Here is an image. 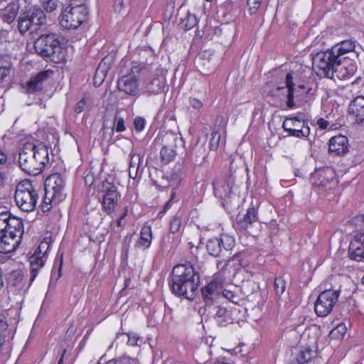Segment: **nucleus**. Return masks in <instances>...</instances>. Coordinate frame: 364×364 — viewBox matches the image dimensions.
Here are the masks:
<instances>
[{
	"mask_svg": "<svg viewBox=\"0 0 364 364\" xmlns=\"http://www.w3.org/2000/svg\"><path fill=\"white\" fill-rule=\"evenodd\" d=\"M118 364H139V361L136 358H133L127 355H123L119 358Z\"/></svg>",
	"mask_w": 364,
	"mask_h": 364,
	"instance_id": "obj_48",
	"label": "nucleus"
},
{
	"mask_svg": "<svg viewBox=\"0 0 364 364\" xmlns=\"http://www.w3.org/2000/svg\"><path fill=\"white\" fill-rule=\"evenodd\" d=\"M258 215L257 210L255 207H250L245 215H237L235 228L240 230H247L250 229L252 225L257 222Z\"/></svg>",
	"mask_w": 364,
	"mask_h": 364,
	"instance_id": "obj_21",
	"label": "nucleus"
},
{
	"mask_svg": "<svg viewBox=\"0 0 364 364\" xmlns=\"http://www.w3.org/2000/svg\"><path fill=\"white\" fill-rule=\"evenodd\" d=\"M106 364H118V360L112 359L107 362Z\"/></svg>",
	"mask_w": 364,
	"mask_h": 364,
	"instance_id": "obj_59",
	"label": "nucleus"
},
{
	"mask_svg": "<svg viewBox=\"0 0 364 364\" xmlns=\"http://www.w3.org/2000/svg\"><path fill=\"white\" fill-rule=\"evenodd\" d=\"M65 353H66V350H65V349H64V350H63V353H62L61 357H60V358L59 359L58 364H63V358H64V355H65Z\"/></svg>",
	"mask_w": 364,
	"mask_h": 364,
	"instance_id": "obj_58",
	"label": "nucleus"
},
{
	"mask_svg": "<svg viewBox=\"0 0 364 364\" xmlns=\"http://www.w3.org/2000/svg\"><path fill=\"white\" fill-rule=\"evenodd\" d=\"M223 295L232 303H237V296L232 291L225 289L223 291Z\"/></svg>",
	"mask_w": 364,
	"mask_h": 364,
	"instance_id": "obj_51",
	"label": "nucleus"
},
{
	"mask_svg": "<svg viewBox=\"0 0 364 364\" xmlns=\"http://www.w3.org/2000/svg\"><path fill=\"white\" fill-rule=\"evenodd\" d=\"M106 75H107V74H105V73H102L101 71H98L97 70H96L95 74L94 76V79H93L95 86H96V87L100 86L104 81Z\"/></svg>",
	"mask_w": 364,
	"mask_h": 364,
	"instance_id": "obj_46",
	"label": "nucleus"
},
{
	"mask_svg": "<svg viewBox=\"0 0 364 364\" xmlns=\"http://www.w3.org/2000/svg\"><path fill=\"white\" fill-rule=\"evenodd\" d=\"M337 59L331 48L319 52L313 58V69L320 77L333 78V68Z\"/></svg>",
	"mask_w": 364,
	"mask_h": 364,
	"instance_id": "obj_7",
	"label": "nucleus"
},
{
	"mask_svg": "<svg viewBox=\"0 0 364 364\" xmlns=\"http://www.w3.org/2000/svg\"><path fill=\"white\" fill-rule=\"evenodd\" d=\"M328 151L336 156H342L348 151V139L346 136L337 135L329 140Z\"/></svg>",
	"mask_w": 364,
	"mask_h": 364,
	"instance_id": "obj_22",
	"label": "nucleus"
},
{
	"mask_svg": "<svg viewBox=\"0 0 364 364\" xmlns=\"http://www.w3.org/2000/svg\"><path fill=\"white\" fill-rule=\"evenodd\" d=\"M164 85L163 78L154 77L149 80L144 86V91L149 94H156L161 91Z\"/></svg>",
	"mask_w": 364,
	"mask_h": 364,
	"instance_id": "obj_30",
	"label": "nucleus"
},
{
	"mask_svg": "<svg viewBox=\"0 0 364 364\" xmlns=\"http://www.w3.org/2000/svg\"><path fill=\"white\" fill-rule=\"evenodd\" d=\"M262 4V0H247V10L252 15L257 12Z\"/></svg>",
	"mask_w": 364,
	"mask_h": 364,
	"instance_id": "obj_42",
	"label": "nucleus"
},
{
	"mask_svg": "<svg viewBox=\"0 0 364 364\" xmlns=\"http://www.w3.org/2000/svg\"><path fill=\"white\" fill-rule=\"evenodd\" d=\"M201 292L206 305L211 306L219 295L217 282H210L202 289Z\"/></svg>",
	"mask_w": 364,
	"mask_h": 364,
	"instance_id": "obj_26",
	"label": "nucleus"
},
{
	"mask_svg": "<svg viewBox=\"0 0 364 364\" xmlns=\"http://www.w3.org/2000/svg\"><path fill=\"white\" fill-rule=\"evenodd\" d=\"M174 240V237L171 236L170 233H166L162 236L160 242V247L163 250H168L172 247V243Z\"/></svg>",
	"mask_w": 364,
	"mask_h": 364,
	"instance_id": "obj_39",
	"label": "nucleus"
},
{
	"mask_svg": "<svg viewBox=\"0 0 364 364\" xmlns=\"http://www.w3.org/2000/svg\"><path fill=\"white\" fill-rule=\"evenodd\" d=\"M355 42L350 40L343 41L331 48V50L338 58H343L344 55L348 53L354 55Z\"/></svg>",
	"mask_w": 364,
	"mask_h": 364,
	"instance_id": "obj_25",
	"label": "nucleus"
},
{
	"mask_svg": "<svg viewBox=\"0 0 364 364\" xmlns=\"http://www.w3.org/2000/svg\"><path fill=\"white\" fill-rule=\"evenodd\" d=\"M350 225L358 233L350 242L348 256L352 260L364 262V214L358 215L352 218Z\"/></svg>",
	"mask_w": 364,
	"mask_h": 364,
	"instance_id": "obj_6",
	"label": "nucleus"
},
{
	"mask_svg": "<svg viewBox=\"0 0 364 364\" xmlns=\"http://www.w3.org/2000/svg\"><path fill=\"white\" fill-rule=\"evenodd\" d=\"M24 233L23 220L9 212L0 213V253L14 252Z\"/></svg>",
	"mask_w": 364,
	"mask_h": 364,
	"instance_id": "obj_2",
	"label": "nucleus"
},
{
	"mask_svg": "<svg viewBox=\"0 0 364 364\" xmlns=\"http://www.w3.org/2000/svg\"><path fill=\"white\" fill-rule=\"evenodd\" d=\"M306 126H309L308 123L298 117L287 118L282 124V127L285 132L289 131V127L293 129L303 128Z\"/></svg>",
	"mask_w": 364,
	"mask_h": 364,
	"instance_id": "obj_31",
	"label": "nucleus"
},
{
	"mask_svg": "<svg viewBox=\"0 0 364 364\" xmlns=\"http://www.w3.org/2000/svg\"><path fill=\"white\" fill-rule=\"evenodd\" d=\"M18 163L21 169L29 175H38L37 168L31 153V142L25 143L18 154Z\"/></svg>",
	"mask_w": 364,
	"mask_h": 364,
	"instance_id": "obj_14",
	"label": "nucleus"
},
{
	"mask_svg": "<svg viewBox=\"0 0 364 364\" xmlns=\"http://www.w3.org/2000/svg\"><path fill=\"white\" fill-rule=\"evenodd\" d=\"M289 135L296 136L298 138H306L310 134V128L309 126H306L303 128L300 129H291L289 127V131H287Z\"/></svg>",
	"mask_w": 364,
	"mask_h": 364,
	"instance_id": "obj_35",
	"label": "nucleus"
},
{
	"mask_svg": "<svg viewBox=\"0 0 364 364\" xmlns=\"http://www.w3.org/2000/svg\"><path fill=\"white\" fill-rule=\"evenodd\" d=\"M215 320L219 326H226L233 322L230 311L224 307H218L215 314Z\"/></svg>",
	"mask_w": 364,
	"mask_h": 364,
	"instance_id": "obj_29",
	"label": "nucleus"
},
{
	"mask_svg": "<svg viewBox=\"0 0 364 364\" xmlns=\"http://www.w3.org/2000/svg\"><path fill=\"white\" fill-rule=\"evenodd\" d=\"M87 100L85 97L82 98L75 107V112L81 113L87 107Z\"/></svg>",
	"mask_w": 364,
	"mask_h": 364,
	"instance_id": "obj_47",
	"label": "nucleus"
},
{
	"mask_svg": "<svg viewBox=\"0 0 364 364\" xmlns=\"http://www.w3.org/2000/svg\"><path fill=\"white\" fill-rule=\"evenodd\" d=\"M317 124L321 129H325L328 127L329 122L324 119L321 118L317 120Z\"/></svg>",
	"mask_w": 364,
	"mask_h": 364,
	"instance_id": "obj_55",
	"label": "nucleus"
},
{
	"mask_svg": "<svg viewBox=\"0 0 364 364\" xmlns=\"http://www.w3.org/2000/svg\"><path fill=\"white\" fill-rule=\"evenodd\" d=\"M183 23L186 30H191L197 25L198 19L195 14L188 13Z\"/></svg>",
	"mask_w": 364,
	"mask_h": 364,
	"instance_id": "obj_37",
	"label": "nucleus"
},
{
	"mask_svg": "<svg viewBox=\"0 0 364 364\" xmlns=\"http://www.w3.org/2000/svg\"><path fill=\"white\" fill-rule=\"evenodd\" d=\"M65 179L59 173L49 176L45 181V191L52 192V196H55L58 200H62L65 197Z\"/></svg>",
	"mask_w": 364,
	"mask_h": 364,
	"instance_id": "obj_16",
	"label": "nucleus"
},
{
	"mask_svg": "<svg viewBox=\"0 0 364 364\" xmlns=\"http://www.w3.org/2000/svg\"><path fill=\"white\" fill-rule=\"evenodd\" d=\"M113 129L117 132H122L126 130L124 118L119 116L117 114H116L114 117Z\"/></svg>",
	"mask_w": 364,
	"mask_h": 364,
	"instance_id": "obj_41",
	"label": "nucleus"
},
{
	"mask_svg": "<svg viewBox=\"0 0 364 364\" xmlns=\"http://www.w3.org/2000/svg\"><path fill=\"white\" fill-rule=\"evenodd\" d=\"M33 47L36 53L54 63H60L64 59L60 40L55 33L40 35L35 41Z\"/></svg>",
	"mask_w": 364,
	"mask_h": 364,
	"instance_id": "obj_3",
	"label": "nucleus"
},
{
	"mask_svg": "<svg viewBox=\"0 0 364 364\" xmlns=\"http://www.w3.org/2000/svg\"><path fill=\"white\" fill-rule=\"evenodd\" d=\"M129 156V176L130 177L134 178L132 175V169L136 168V170L137 171L142 162V159L139 154L134 153L132 151L130 153Z\"/></svg>",
	"mask_w": 364,
	"mask_h": 364,
	"instance_id": "obj_34",
	"label": "nucleus"
},
{
	"mask_svg": "<svg viewBox=\"0 0 364 364\" xmlns=\"http://www.w3.org/2000/svg\"><path fill=\"white\" fill-rule=\"evenodd\" d=\"M50 247V240L45 238L42 240L38 247L35 250L34 252L29 257L30 268H31V283L33 282L38 275V271L44 266L48 252Z\"/></svg>",
	"mask_w": 364,
	"mask_h": 364,
	"instance_id": "obj_9",
	"label": "nucleus"
},
{
	"mask_svg": "<svg viewBox=\"0 0 364 364\" xmlns=\"http://www.w3.org/2000/svg\"><path fill=\"white\" fill-rule=\"evenodd\" d=\"M134 124L135 129L138 132H141L144 128L145 120L142 117H137L135 118Z\"/></svg>",
	"mask_w": 364,
	"mask_h": 364,
	"instance_id": "obj_50",
	"label": "nucleus"
},
{
	"mask_svg": "<svg viewBox=\"0 0 364 364\" xmlns=\"http://www.w3.org/2000/svg\"><path fill=\"white\" fill-rule=\"evenodd\" d=\"M346 333V327L344 324H339L335 328H333L330 335L334 338L338 336L340 334L341 336H343Z\"/></svg>",
	"mask_w": 364,
	"mask_h": 364,
	"instance_id": "obj_44",
	"label": "nucleus"
},
{
	"mask_svg": "<svg viewBox=\"0 0 364 364\" xmlns=\"http://www.w3.org/2000/svg\"><path fill=\"white\" fill-rule=\"evenodd\" d=\"M19 4L17 1H11L2 11L3 20L7 23H12L18 14Z\"/></svg>",
	"mask_w": 364,
	"mask_h": 364,
	"instance_id": "obj_28",
	"label": "nucleus"
},
{
	"mask_svg": "<svg viewBox=\"0 0 364 364\" xmlns=\"http://www.w3.org/2000/svg\"><path fill=\"white\" fill-rule=\"evenodd\" d=\"M3 182V178L2 176L0 175V184Z\"/></svg>",
	"mask_w": 364,
	"mask_h": 364,
	"instance_id": "obj_64",
	"label": "nucleus"
},
{
	"mask_svg": "<svg viewBox=\"0 0 364 364\" xmlns=\"http://www.w3.org/2000/svg\"><path fill=\"white\" fill-rule=\"evenodd\" d=\"M242 253L238 252L235 254L229 260L220 261L217 264L218 268L223 269L227 265L230 264V263H232V265L234 266L235 268L242 267Z\"/></svg>",
	"mask_w": 364,
	"mask_h": 364,
	"instance_id": "obj_32",
	"label": "nucleus"
},
{
	"mask_svg": "<svg viewBox=\"0 0 364 364\" xmlns=\"http://www.w3.org/2000/svg\"><path fill=\"white\" fill-rule=\"evenodd\" d=\"M109 68H110V63H109V59L107 58H104L100 63V64L96 70L107 74L108 70H109Z\"/></svg>",
	"mask_w": 364,
	"mask_h": 364,
	"instance_id": "obj_45",
	"label": "nucleus"
},
{
	"mask_svg": "<svg viewBox=\"0 0 364 364\" xmlns=\"http://www.w3.org/2000/svg\"><path fill=\"white\" fill-rule=\"evenodd\" d=\"M53 74V72L52 70H45L31 77L26 82L25 87L26 92L28 94H35L41 92L43 89L44 85L49 77Z\"/></svg>",
	"mask_w": 364,
	"mask_h": 364,
	"instance_id": "obj_19",
	"label": "nucleus"
},
{
	"mask_svg": "<svg viewBox=\"0 0 364 364\" xmlns=\"http://www.w3.org/2000/svg\"><path fill=\"white\" fill-rule=\"evenodd\" d=\"M200 278L191 264H179L172 270V292L188 300H193L199 287Z\"/></svg>",
	"mask_w": 364,
	"mask_h": 364,
	"instance_id": "obj_1",
	"label": "nucleus"
},
{
	"mask_svg": "<svg viewBox=\"0 0 364 364\" xmlns=\"http://www.w3.org/2000/svg\"><path fill=\"white\" fill-rule=\"evenodd\" d=\"M104 188V195L102 201V209L107 214H110L114 210L119 195L116 186L114 184H105Z\"/></svg>",
	"mask_w": 364,
	"mask_h": 364,
	"instance_id": "obj_17",
	"label": "nucleus"
},
{
	"mask_svg": "<svg viewBox=\"0 0 364 364\" xmlns=\"http://www.w3.org/2000/svg\"><path fill=\"white\" fill-rule=\"evenodd\" d=\"M348 112L355 117L357 122L364 121V97H356L350 104Z\"/></svg>",
	"mask_w": 364,
	"mask_h": 364,
	"instance_id": "obj_24",
	"label": "nucleus"
},
{
	"mask_svg": "<svg viewBox=\"0 0 364 364\" xmlns=\"http://www.w3.org/2000/svg\"><path fill=\"white\" fill-rule=\"evenodd\" d=\"M14 198L22 211L31 212L36 208L39 194L31 181L23 180L17 185Z\"/></svg>",
	"mask_w": 364,
	"mask_h": 364,
	"instance_id": "obj_4",
	"label": "nucleus"
},
{
	"mask_svg": "<svg viewBox=\"0 0 364 364\" xmlns=\"http://www.w3.org/2000/svg\"><path fill=\"white\" fill-rule=\"evenodd\" d=\"M88 10L85 5L69 6L62 12L60 23L66 29H76L85 20Z\"/></svg>",
	"mask_w": 364,
	"mask_h": 364,
	"instance_id": "obj_8",
	"label": "nucleus"
},
{
	"mask_svg": "<svg viewBox=\"0 0 364 364\" xmlns=\"http://www.w3.org/2000/svg\"><path fill=\"white\" fill-rule=\"evenodd\" d=\"M285 83L287 87V105L288 107L292 108L295 106L294 99L301 100L303 95L307 93V90L303 85L294 88L293 77L290 73L286 75Z\"/></svg>",
	"mask_w": 364,
	"mask_h": 364,
	"instance_id": "obj_18",
	"label": "nucleus"
},
{
	"mask_svg": "<svg viewBox=\"0 0 364 364\" xmlns=\"http://www.w3.org/2000/svg\"><path fill=\"white\" fill-rule=\"evenodd\" d=\"M42 7L46 12L55 11L58 6V0H40Z\"/></svg>",
	"mask_w": 364,
	"mask_h": 364,
	"instance_id": "obj_40",
	"label": "nucleus"
},
{
	"mask_svg": "<svg viewBox=\"0 0 364 364\" xmlns=\"http://www.w3.org/2000/svg\"><path fill=\"white\" fill-rule=\"evenodd\" d=\"M6 161V156L0 150V164H5Z\"/></svg>",
	"mask_w": 364,
	"mask_h": 364,
	"instance_id": "obj_57",
	"label": "nucleus"
},
{
	"mask_svg": "<svg viewBox=\"0 0 364 364\" xmlns=\"http://www.w3.org/2000/svg\"><path fill=\"white\" fill-rule=\"evenodd\" d=\"M10 73V69L0 67V82L4 81L5 77H6Z\"/></svg>",
	"mask_w": 364,
	"mask_h": 364,
	"instance_id": "obj_54",
	"label": "nucleus"
},
{
	"mask_svg": "<svg viewBox=\"0 0 364 364\" xmlns=\"http://www.w3.org/2000/svg\"><path fill=\"white\" fill-rule=\"evenodd\" d=\"M213 184L216 197L222 199L238 197V187L235 184L232 176L227 178H218Z\"/></svg>",
	"mask_w": 364,
	"mask_h": 364,
	"instance_id": "obj_13",
	"label": "nucleus"
},
{
	"mask_svg": "<svg viewBox=\"0 0 364 364\" xmlns=\"http://www.w3.org/2000/svg\"><path fill=\"white\" fill-rule=\"evenodd\" d=\"M152 232L149 225L143 226L140 231V237L136 243V247L141 250L149 248L151 244Z\"/></svg>",
	"mask_w": 364,
	"mask_h": 364,
	"instance_id": "obj_27",
	"label": "nucleus"
},
{
	"mask_svg": "<svg viewBox=\"0 0 364 364\" xmlns=\"http://www.w3.org/2000/svg\"><path fill=\"white\" fill-rule=\"evenodd\" d=\"M176 139L177 138L172 134H168L164 137L163 141L165 144L161 150V157L162 161L165 163H168L175 158L176 151L173 149V144Z\"/></svg>",
	"mask_w": 364,
	"mask_h": 364,
	"instance_id": "obj_23",
	"label": "nucleus"
},
{
	"mask_svg": "<svg viewBox=\"0 0 364 364\" xmlns=\"http://www.w3.org/2000/svg\"><path fill=\"white\" fill-rule=\"evenodd\" d=\"M140 340V338L136 335H128L127 344L132 346H138V341Z\"/></svg>",
	"mask_w": 364,
	"mask_h": 364,
	"instance_id": "obj_53",
	"label": "nucleus"
},
{
	"mask_svg": "<svg viewBox=\"0 0 364 364\" xmlns=\"http://www.w3.org/2000/svg\"><path fill=\"white\" fill-rule=\"evenodd\" d=\"M127 209L126 208L124 211L123 212V213L120 216L121 219H124V218L127 215Z\"/></svg>",
	"mask_w": 364,
	"mask_h": 364,
	"instance_id": "obj_62",
	"label": "nucleus"
},
{
	"mask_svg": "<svg viewBox=\"0 0 364 364\" xmlns=\"http://www.w3.org/2000/svg\"><path fill=\"white\" fill-rule=\"evenodd\" d=\"M142 68L140 65H133L130 72L118 79L117 87L119 91L131 96H136L139 92L137 77Z\"/></svg>",
	"mask_w": 364,
	"mask_h": 364,
	"instance_id": "obj_11",
	"label": "nucleus"
},
{
	"mask_svg": "<svg viewBox=\"0 0 364 364\" xmlns=\"http://www.w3.org/2000/svg\"><path fill=\"white\" fill-rule=\"evenodd\" d=\"M181 225V220L179 217H173L170 222V232L172 234L178 232Z\"/></svg>",
	"mask_w": 364,
	"mask_h": 364,
	"instance_id": "obj_43",
	"label": "nucleus"
},
{
	"mask_svg": "<svg viewBox=\"0 0 364 364\" xmlns=\"http://www.w3.org/2000/svg\"><path fill=\"white\" fill-rule=\"evenodd\" d=\"M62 266H63V255H61L60 256V261H59L58 267V272L57 279L59 278L62 275Z\"/></svg>",
	"mask_w": 364,
	"mask_h": 364,
	"instance_id": "obj_56",
	"label": "nucleus"
},
{
	"mask_svg": "<svg viewBox=\"0 0 364 364\" xmlns=\"http://www.w3.org/2000/svg\"><path fill=\"white\" fill-rule=\"evenodd\" d=\"M339 295L340 290L338 289H327L322 291L315 302L316 314L321 317L328 315L337 302Z\"/></svg>",
	"mask_w": 364,
	"mask_h": 364,
	"instance_id": "obj_10",
	"label": "nucleus"
},
{
	"mask_svg": "<svg viewBox=\"0 0 364 364\" xmlns=\"http://www.w3.org/2000/svg\"><path fill=\"white\" fill-rule=\"evenodd\" d=\"M14 275L19 277L21 279H22L23 275H21L19 272H14Z\"/></svg>",
	"mask_w": 364,
	"mask_h": 364,
	"instance_id": "obj_63",
	"label": "nucleus"
},
{
	"mask_svg": "<svg viewBox=\"0 0 364 364\" xmlns=\"http://www.w3.org/2000/svg\"><path fill=\"white\" fill-rule=\"evenodd\" d=\"M357 69L355 63L350 59V56L338 58L333 68V77L339 80H346L354 75Z\"/></svg>",
	"mask_w": 364,
	"mask_h": 364,
	"instance_id": "obj_15",
	"label": "nucleus"
},
{
	"mask_svg": "<svg viewBox=\"0 0 364 364\" xmlns=\"http://www.w3.org/2000/svg\"><path fill=\"white\" fill-rule=\"evenodd\" d=\"M313 354L314 352L309 348H302L297 355V362L299 364H305L311 360Z\"/></svg>",
	"mask_w": 364,
	"mask_h": 364,
	"instance_id": "obj_33",
	"label": "nucleus"
},
{
	"mask_svg": "<svg viewBox=\"0 0 364 364\" xmlns=\"http://www.w3.org/2000/svg\"><path fill=\"white\" fill-rule=\"evenodd\" d=\"M3 286H4V279H3L1 274L0 273V290L1 289Z\"/></svg>",
	"mask_w": 364,
	"mask_h": 364,
	"instance_id": "obj_60",
	"label": "nucleus"
},
{
	"mask_svg": "<svg viewBox=\"0 0 364 364\" xmlns=\"http://www.w3.org/2000/svg\"><path fill=\"white\" fill-rule=\"evenodd\" d=\"M274 288L277 295H282L286 289V282L282 277H277L274 279Z\"/></svg>",
	"mask_w": 364,
	"mask_h": 364,
	"instance_id": "obj_38",
	"label": "nucleus"
},
{
	"mask_svg": "<svg viewBox=\"0 0 364 364\" xmlns=\"http://www.w3.org/2000/svg\"><path fill=\"white\" fill-rule=\"evenodd\" d=\"M220 138V134L218 132H213L212 138L210 141V146L212 148H216L218 146V144Z\"/></svg>",
	"mask_w": 364,
	"mask_h": 364,
	"instance_id": "obj_52",
	"label": "nucleus"
},
{
	"mask_svg": "<svg viewBox=\"0 0 364 364\" xmlns=\"http://www.w3.org/2000/svg\"><path fill=\"white\" fill-rule=\"evenodd\" d=\"M123 219H121V218L119 217L117 220V225L118 227H121L122 225V221Z\"/></svg>",
	"mask_w": 364,
	"mask_h": 364,
	"instance_id": "obj_61",
	"label": "nucleus"
},
{
	"mask_svg": "<svg viewBox=\"0 0 364 364\" xmlns=\"http://www.w3.org/2000/svg\"><path fill=\"white\" fill-rule=\"evenodd\" d=\"M235 246V239L227 234H221L219 237L208 240L206 250L209 255L218 257L223 252H228Z\"/></svg>",
	"mask_w": 364,
	"mask_h": 364,
	"instance_id": "obj_12",
	"label": "nucleus"
},
{
	"mask_svg": "<svg viewBox=\"0 0 364 364\" xmlns=\"http://www.w3.org/2000/svg\"><path fill=\"white\" fill-rule=\"evenodd\" d=\"M60 200H57L55 196H52V192L45 191V196L43 199L42 209L43 211H48L50 209L51 203H58Z\"/></svg>",
	"mask_w": 364,
	"mask_h": 364,
	"instance_id": "obj_36",
	"label": "nucleus"
},
{
	"mask_svg": "<svg viewBox=\"0 0 364 364\" xmlns=\"http://www.w3.org/2000/svg\"><path fill=\"white\" fill-rule=\"evenodd\" d=\"M18 22L21 33L23 34L27 31L35 33L46 23V16L41 8L31 6L19 16Z\"/></svg>",
	"mask_w": 364,
	"mask_h": 364,
	"instance_id": "obj_5",
	"label": "nucleus"
},
{
	"mask_svg": "<svg viewBox=\"0 0 364 364\" xmlns=\"http://www.w3.org/2000/svg\"><path fill=\"white\" fill-rule=\"evenodd\" d=\"M188 102L190 106L196 110H200L203 105V102L196 97H190Z\"/></svg>",
	"mask_w": 364,
	"mask_h": 364,
	"instance_id": "obj_49",
	"label": "nucleus"
},
{
	"mask_svg": "<svg viewBox=\"0 0 364 364\" xmlns=\"http://www.w3.org/2000/svg\"><path fill=\"white\" fill-rule=\"evenodd\" d=\"M31 153L37 168L38 174L40 173L46 164L48 163V148L42 144L36 145L31 142Z\"/></svg>",
	"mask_w": 364,
	"mask_h": 364,
	"instance_id": "obj_20",
	"label": "nucleus"
}]
</instances>
